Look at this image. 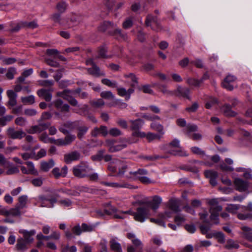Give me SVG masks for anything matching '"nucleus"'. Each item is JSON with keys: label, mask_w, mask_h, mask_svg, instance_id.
<instances>
[{"label": "nucleus", "mask_w": 252, "mask_h": 252, "mask_svg": "<svg viewBox=\"0 0 252 252\" xmlns=\"http://www.w3.org/2000/svg\"><path fill=\"white\" fill-rule=\"evenodd\" d=\"M116 27V24L109 21H105L99 26L98 30L101 32H104L110 28H115Z\"/></svg>", "instance_id": "obj_29"}, {"label": "nucleus", "mask_w": 252, "mask_h": 252, "mask_svg": "<svg viewBox=\"0 0 252 252\" xmlns=\"http://www.w3.org/2000/svg\"><path fill=\"white\" fill-rule=\"evenodd\" d=\"M13 119L11 115H6L0 118V125L5 126L7 122H10Z\"/></svg>", "instance_id": "obj_60"}, {"label": "nucleus", "mask_w": 252, "mask_h": 252, "mask_svg": "<svg viewBox=\"0 0 252 252\" xmlns=\"http://www.w3.org/2000/svg\"><path fill=\"white\" fill-rule=\"evenodd\" d=\"M234 184L236 189L240 192L245 191L249 187V182L244 181L240 178H236L234 180Z\"/></svg>", "instance_id": "obj_12"}, {"label": "nucleus", "mask_w": 252, "mask_h": 252, "mask_svg": "<svg viewBox=\"0 0 252 252\" xmlns=\"http://www.w3.org/2000/svg\"><path fill=\"white\" fill-rule=\"evenodd\" d=\"M90 103L94 107H99L104 105V102L102 99H98L95 100L91 101Z\"/></svg>", "instance_id": "obj_61"}, {"label": "nucleus", "mask_w": 252, "mask_h": 252, "mask_svg": "<svg viewBox=\"0 0 252 252\" xmlns=\"http://www.w3.org/2000/svg\"><path fill=\"white\" fill-rule=\"evenodd\" d=\"M103 184L107 186L114 188H130V185L126 184H119L118 183L114 182H103Z\"/></svg>", "instance_id": "obj_35"}, {"label": "nucleus", "mask_w": 252, "mask_h": 252, "mask_svg": "<svg viewBox=\"0 0 252 252\" xmlns=\"http://www.w3.org/2000/svg\"><path fill=\"white\" fill-rule=\"evenodd\" d=\"M117 211V209L112 206L110 203H107L104 210V213L109 215H112L115 214Z\"/></svg>", "instance_id": "obj_37"}, {"label": "nucleus", "mask_w": 252, "mask_h": 252, "mask_svg": "<svg viewBox=\"0 0 252 252\" xmlns=\"http://www.w3.org/2000/svg\"><path fill=\"white\" fill-rule=\"evenodd\" d=\"M187 82L189 85L195 87H198L201 84L199 80L191 78H188L187 80Z\"/></svg>", "instance_id": "obj_56"}, {"label": "nucleus", "mask_w": 252, "mask_h": 252, "mask_svg": "<svg viewBox=\"0 0 252 252\" xmlns=\"http://www.w3.org/2000/svg\"><path fill=\"white\" fill-rule=\"evenodd\" d=\"M107 48L105 46L100 47L98 50V58H108L109 57L106 55Z\"/></svg>", "instance_id": "obj_52"}, {"label": "nucleus", "mask_w": 252, "mask_h": 252, "mask_svg": "<svg viewBox=\"0 0 252 252\" xmlns=\"http://www.w3.org/2000/svg\"><path fill=\"white\" fill-rule=\"evenodd\" d=\"M165 152L174 156L188 157L189 154L180 146V141L174 139L164 147Z\"/></svg>", "instance_id": "obj_1"}, {"label": "nucleus", "mask_w": 252, "mask_h": 252, "mask_svg": "<svg viewBox=\"0 0 252 252\" xmlns=\"http://www.w3.org/2000/svg\"><path fill=\"white\" fill-rule=\"evenodd\" d=\"M162 202V198L159 196H154L151 201L146 202L148 206H151L153 210H156Z\"/></svg>", "instance_id": "obj_20"}, {"label": "nucleus", "mask_w": 252, "mask_h": 252, "mask_svg": "<svg viewBox=\"0 0 252 252\" xmlns=\"http://www.w3.org/2000/svg\"><path fill=\"white\" fill-rule=\"evenodd\" d=\"M87 70L90 74L96 77L105 75L104 72L100 70V68L97 65L94 66L91 68H88Z\"/></svg>", "instance_id": "obj_23"}, {"label": "nucleus", "mask_w": 252, "mask_h": 252, "mask_svg": "<svg viewBox=\"0 0 252 252\" xmlns=\"http://www.w3.org/2000/svg\"><path fill=\"white\" fill-rule=\"evenodd\" d=\"M237 218L240 220H252V213L247 214L238 213Z\"/></svg>", "instance_id": "obj_49"}, {"label": "nucleus", "mask_w": 252, "mask_h": 252, "mask_svg": "<svg viewBox=\"0 0 252 252\" xmlns=\"http://www.w3.org/2000/svg\"><path fill=\"white\" fill-rule=\"evenodd\" d=\"M75 136L73 134H67L64 139V144H65V146L70 145L75 139Z\"/></svg>", "instance_id": "obj_53"}, {"label": "nucleus", "mask_w": 252, "mask_h": 252, "mask_svg": "<svg viewBox=\"0 0 252 252\" xmlns=\"http://www.w3.org/2000/svg\"><path fill=\"white\" fill-rule=\"evenodd\" d=\"M117 159H114L113 161L110 162L108 166V169L112 172H115L117 171V169L119 168V166H117L116 163V160Z\"/></svg>", "instance_id": "obj_51"}, {"label": "nucleus", "mask_w": 252, "mask_h": 252, "mask_svg": "<svg viewBox=\"0 0 252 252\" xmlns=\"http://www.w3.org/2000/svg\"><path fill=\"white\" fill-rule=\"evenodd\" d=\"M222 209V208L221 206L211 207L210 208L209 212L211 214L210 219L214 221V223L215 224H218L220 222L219 215Z\"/></svg>", "instance_id": "obj_10"}, {"label": "nucleus", "mask_w": 252, "mask_h": 252, "mask_svg": "<svg viewBox=\"0 0 252 252\" xmlns=\"http://www.w3.org/2000/svg\"><path fill=\"white\" fill-rule=\"evenodd\" d=\"M20 210L21 209L17 206L15 208H11L8 210L4 208H1L0 209V215L5 216L19 217L21 214Z\"/></svg>", "instance_id": "obj_11"}, {"label": "nucleus", "mask_w": 252, "mask_h": 252, "mask_svg": "<svg viewBox=\"0 0 252 252\" xmlns=\"http://www.w3.org/2000/svg\"><path fill=\"white\" fill-rule=\"evenodd\" d=\"M140 90L142 91L143 93L149 94H153L154 92L151 89V86L149 85H144L141 87Z\"/></svg>", "instance_id": "obj_63"}, {"label": "nucleus", "mask_w": 252, "mask_h": 252, "mask_svg": "<svg viewBox=\"0 0 252 252\" xmlns=\"http://www.w3.org/2000/svg\"><path fill=\"white\" fill-rule=\"evenodd\" d=\"M80 157L81 155L78 152L73 151L65 154L64 156V160L66 163L69 164L73 161L79 160Z\"/></svg>", "instance_id": "obj_17"}, {"label": "nucleus", "mask_w": 252, "mask_h": 252, "mask_svg": "<svg viewBox=\"0 0 252 252\" xmlns=\"http://www.w3.org/2000/svg\"><path fill=\"white\" fill-rule=\"evenodd\" d=\"M151 127L152 129L155 130H157L161 134H163L164 133L163 127L160 124L153 122L151 124Z\"/></svg>", "instance_id": "obj_38"}, {"label": "nucleus", "mask_w": 252, "mask_h": 252, "mask_svg": "<svg viewBox=\"0 0 252 252\" xmlns=\"http://www.w3.org/2000/svg\"><path fill=\"white\" fill-rule=\"evenodd\" d=\"M26 164L28 167L29 172L30 174L37 175L38 172L35 169L33 164L32 162L28 161L26 162Z\"/></svg>", "instance_id": "obj_55"}, {"label": "nucleus", "mask_w": 252, "mask_h": 252, "mask_svg": "<svg viewBox=\"0 0 252 252\" xmlns=\"http://www.w3.org/2000/svg\"><path fill=\"white\" fill-rule=\"evenodd\" d=\"M19 232L23 234L25 240L28 243L33 241V239L32 236L35 234V231L34 230H32L29 231L26 230H21Z\"/></svg>", "instance_id": "obj_24"}, {"label": "nucleus", "mask_w": 252, "mask_h": 252, "mask_svg": "<svg viewBox=\"0 0 252 252\" xmlns=\"http://www.w3.org/2000/svg\"><path fill=\"white\" fill-rule=\"evenodd\" d=\"M16 73V69L14 67H10L7 70L5 75L8 79L11 80L14 78V75Z\"/></svg>", "instance_id": "obj_47"}, {"label": "nucleus", "mask_w": 252, "mask_h": 252, "mask_svg": "<svg viewBox=\"0 0 252 252\" xmlns=\"http://www.w3.org/2000/svg\"><path fill=\"white\" fill-rule=\"evenodd\" d=\"M239 205L230 204L225 208V210L231 214H235L239 208Z\"/></svg>", "instance_id": "obj_46"}, {"label": "nucleus", "mask_w": 252, "mask_h": 252, "mask_svg": "<svg viewBox=\"0 0 252 252\" xmlns=\"http://www.w3.org/2000/svg\"><path fill=\"white\" fill-rule=\"evenodd\" d=\"M185 220V217L181 214L176 216L174 219V221L178 225L181 224Z\"/></svg>", "instance_id": "obj_64"}, {"label": "nucleus", "mask_w": 252, "mask_h": 252, "mask_svg": "<svg viewBox=\"0 0 252 252\" xmlns=\"http://www.w3.org/2000/svg\"><path fill=\"white\" fill-rule=\"evenodd\" d=\"M108 133L113 136H118L122 135L121 131L116 127L112 128L108 131Z\"/></svg>", "instance_id": "obj_59"}, {"label": "nucleus", "mask_w": 252, "mask_h": 252, "mask_svg": "<svg viewBox=\"0 0 252 252\" xmlns=\"http://www.w3.org/2000/svg\"><path fill=\"white\" fill-rule=\"evenodd\" d=\"M126 143H131L128 139H124L121 144L115 145V141L111 140H107L105 142V146L108 147L110 152H116L119 151L127 146Z\"/></svg>", "instance_id": "obj_6"}, {"label": "nucleus", "mask_w": 252, "mask_h": 252, "mask_svg": "<svg viewBox=\"0 0 252 252\" xmlns=\"http://www.w3.org/2000/svg\"><path fill=\"white\" fill-rule=\"evenodd\" d=\"M236 77L235 76L229 74L222 81V86L229 91H232L236 86Z\"/></svg>", "instance_id": "obj_8"}, {"label": "nucleus", "mask_w": 252, "mask_h": 252, "mask_svg": "<svg viewBox=\"0 0 252 252\" xmlns=\"http://www.w3.org/2000/svg\"><path fill=\"white\" fill-rule=\"evenodd\" d=\"M152 23H154L157 26L159 27L157 17L149 14L147 16L145 24L147 26L149 27L151 26Z\"/></svg>", "instance_id": "obj_30"}, {"label": "nucleus", "mask_w": 252, "mask_h": 252, "mask_svg": "<svg viewBox=\"0 0 252 252\" xmlns=\"http://www.w3.org/2000/svg\"><path fill=\"white\" fill-rule=\"evenodd\" d=\"M23 25H24V28H29L31 29H33L38 27V25L36 21H33L31 22H27L24 21V23L22 24Z\"/></svg>", "instance_id": "obj_54"}, {"label": "nucleus", "mask_w": 252, "mask_h": 252, "mask_svg": "<svg viewBox=\"0 0 252 252\" xmlns=\"http://www.w3.org/2000/svg\"><path fill=\"white\" fill-rule=\"evenodd\" d=\"M225 248L228 249H231L233 248L238 249L239 245L235 243L232 240H228L227 242V244L225 245Z\"/></svg>", "instance_id": "obj_62"}, {"label": "nucleus", "mask_w": 252, "mask_h": 252, "mask_svg": "<svg viewBox=\"0 0 252 252\" xmlns=\"http://www.w3.org/2000/svg\"><path fill=\"white\" fill-rule=\"evenodd\" d=\"M52 105L62 112H68L69 111V106L67 104L63 103V101L60 98L55 100L49 106Z\"/></svg>", "instance_id": "obj_16"}, {"label": "nucleus", "mask_w": 252, "mask_h": 252, "mask_svg": "<svg viewBox=\"0 0 252 252\" xmlns=\"http://www.w3.org/2000/svg\"><path fill=\"white\" fill-rule=\"evenodd\" d=\"M21 101L25 104H32L35 102L34 96L31 95L28 96L22 97Z\"/></svg>", "instance_id": "obj_39"}, {"label": "nucleus", "mask_w": 252, "mask_h": 252, "mask_svg": "<svg viewBox=\"0 0 252 252\" xmlns=\"http://www.w3.org/2000/svg\"><path fill=\"white\" fill-rule=\"evenodd\" d=\"M130 128L134 131L139 130L143 126L144 122L140 119H138L135 120H130Z\"/></svg>", "instance_id": "obj_22"}, {"label": "nucleus", "mask_w": 252, "mask_h": 252, "mask_svg": "<svg viewBox=\"0 0 252 252\" xmlns=\"http://www.w3.org/2000/svg\"><path fill=\"white\" fill-rule=\"evenodd\" d=\"M158 89L161 92H162L164 95L166 96H170L174 95L175 93H174V91L168 90L165 85H159Z\"/></svg>", "instance_id": "obj_33"}, {"label": "nucleus", "mask_w": 252, "mask_h": 252, "mask_svg": "<svg viewBox=\"0 0 252 252\" xmlns=\"http://www.w3.org/2000/svg\"><path fill=\"white\" fill-rule=\"evenodd\" d=\"M108 134L107 127L104 126H101L100 127H95L91 131V135L93 137H97L99 134L103 136H106Z\"/></svg>", "instance_id": "obj_19"}, {"label": "nucleus", "mask_w": 252, "mask_h": 252, "mask_svg": "<svg viewBox=\"0 0 252 252\" xmlns=\"http://www.w3.org/2000/svg\"><path fill=\"white\" fill-rule=\"evenodd\" d=\"M67 93L65 94L63 96V98L67 100L71 105L76 106L78 105V101L74 97L71 96L72 92L70 90H67Z\"/></svg>", "instance_id": "obj_27"}, {"label": "nucleus", "mask_w": 252, "mask_h": 252, "mask_svg": "<svg viewBox=\"0 0 252 252\" xmlns=\"http://www.w3.org/2000/svg\"><path fill=\"white\" fill-rule=\"evenodd\" d=\"M67 7V4L64 1H61L57 3L56 8L60 13H62L65 12Z\"/></svg>", "instance_id": "obj_40"}, {"label": "nucleus", "mask_w": 252, "mask_h": 252, "mask_svg": "<svg viewBox=\"0 0 252 252\" xmlns=\"http://www.w3.org/2000/svg\"><path fill=\"white\" fill-rule=\"evenodd\" d=\"M204 175L207 178L209 179V182L212 186H215L217 184L216 179L218 177V173L214 170H208L204 171Z\"/></svg>", "instance_id": "obj_18"}, {"label": "nucleus", "mask_w": 252, "mask_h": 252, "mask_svg": "<svg viewBox=\"0 0 252 252\" xmlns=\"http://www.w3.org/2000/svg\"><path fill=\"white\" fill-rule=\"evenodd\" d=\"M55 165L54 161L53 159H50L47 162H43L41 163V169L45 172L49 171L50 169L52 168Z\"/></svg>", "instance_id": "obj_31"}, {"label": "nucleus", "mask_w": 252, "mask_h": 252, "mask_svg": "<svg viewBox=\"0 0 252 252\" xmlns=\"http://www.w3.org/2000/svg\"><path fill=\"white\" fill-rule=\"evenodd\" d=\"M110 247L112 250L115 252H121L122 248L121 245L118 242H116L115 240L112 239L110 241Z\"/></svg>", "instance_id": "obj_36"}, {"label": "nucleus", "mask_w": 252, "mask_h": 252, "mask_svg": "<svg viewBox=\"0 0 252 252\" xmlns=\"http://www.w3.org/2000/svg\"><path fill=\"white\" fill-rule=\"evenodd\" d=\"M125 77L127 78H129L132 83L131 84V86L132 88H134L137 85V78L135 76V75L132 73H129L127 74H125Z\"/></svg>", "instance_id": "obj_42"}, {"label": "nucleus", "mask_w": 252, "mask_h": 252, "mask_svg": "<svg viewBox=\"0 0 252 252\" xmlns=\"http://www.w3.org/2000/svg\"><path fill=\"white\" fill-rule=\"evenodd\" d=\"M8 136L13 139H21L26 136V133L22 130H15L13 127H9L7 130Z\"/></svg>", "instance_id": "obj_13"}, {"label": "nucleus", "mask_w": 252, "mask_h": 252, "mask_svg": "<svg viewBox=\"0 0 252 252\" xmlns=\"http://www.w3.org/2000/svg\"><path fill=\"white\" fill-rule=\"evenodd\" d=\"M53 91L52 89H41L37 91V94L39 97L43 98L46 101L49 102L52 98V93Z\"/></svg>", "instance_id": "obj_15"}, {"label": "nucleus", "mask_w": 252, "mask_h": 252, "mask_svg": "<svg viewBox=\"0 0 252 252\" xmlns=\"http://www.w3.org/2000/svg\"><path fill=\"white\" fill-rule=\"evenodd\" d=\"M150 215L148 207H140L137 208L136 212L133 214L135 220L140 222H144Z\"/></svg>", "instance_id": "obj_5"}, {"label": "nucleus", "mask_w": 252, "mask_h": 252, "mask_svg": "<svg viewBox=\"0 0 252 252\" xmlns=\"http://www.w3.org/2000/svg\"><path fill=\"white\" fill-rule=\"evenodd\" d=\"M15 123L18 126H25L27 125L28 121L26 118L23 117H18L15 119Z\"/></svg>", "instance_id": "obj_43"}, {"label": "nucleus", "mask_w": 252, "mask_h": 252, "mask_svg": "<svg viewBox=\"0 0 252 252\" xmlns=\"http://www.w3.org/2000/svg\"><path fill=\"white\" fill-rule=\"evenodd\" d=\"M133 26L132 18H128L123 23V28L125 29H128Z\"/></svg>", "instance_id": "obj_50"}, {"label": "nucleus", "mask_w": 252, "mask_h": 252, "mask_svg": "<svg viewBox=\"0 0 252 252\" xmlns=\"http://www.w3.org/2000/svg\"><path fill=\"white\" fill-rule=\"evenodd\" d=\"M101 82L104 85H105L111 88L117 87V83L115 81H113L108 79L105 78L102 79Z\"/></svg>", "instance_id": "obj_41"}, {"label": "nucleus", "mask_w": 252, "mask_h": 252, "mask_svg": "<svg viewBox=\"0 0 252 252\" xmlns=\"http://www.w3.org/2000/svg\"><path fill=\"white\" fill-rule=\"evenodd\" d=\"M174 93H175L174 95L177 96L186 97L188 99H190L189 96L190 90L188 88L182 87L181 86L178 85L176 89L174 90Z\"/></svg>", "instance_id": "obj_14"}, {"label": "nucleus", "mask_w": 252, "mask_h": 252, "mask_svg": "<svg viewBox=\"0 0 252 252\" xmlns=\"http://www.w3.org/2000/svg\"><path fill=\"white\" fill-rule=\"evenodd\" d=\"M79 122V121L74 122L67 121L64 123L63 126L71 130L76 129Z\"/></svg>", "instance_id": "obj_45"}, {"label": "nucleus", "mask_w": 252, "mask_h": 252, "mask_svg": "<svg viewBox=\"0 0 252 252\" xmlns=\"http://www.w3.org/2000/svg\"><path fill=\"white\" fill-rule=\"evenodd\" d=\"M117 166H119V172L118 173V176H122L128 170V166L123 162L119 160H116Z\"/></svg>", "instance_id": "obj_25"}, {"label": "nucleus", "mask_w": 252, "mask_h": 252, "mask_svg": "<svg viewBox=\"0 0 252 252\" xmlns=\"http://www.w3.org/2000/svg\"><path fill=\"white\" fill-rule=\"evenodd\" d=\"M60 205L63 207H69L72 204V201L68 198L61 199L58 201Z\"/></svg>", "instance_id": "obj_44"}, {"label": "nucleus", "mask_w": 252, "mask_h": 252, "mask_svg": "<svg viewBox=\"0 0 252 252\" xmlns=\"http://www.w3.org/2000/svg\"><path fill=\"white\" fill-rule=\"evenodd\" d=\"M127 237L131 241L133 244V245L127 246V252H142L143 244L142 242L136 237L134 233H127Z\"/></svg>", "instance_id": "obj_2"}, {"label": "nucleus", "mask_w": 252, "mask_h": 252, "mask_svg": "<svg viewBox=\"0 0 252 252\" xmlns=\"http://www.w3.org/2000/svg\"><path fill=\"white\" fill-rule=\"evenodd\" d=\"M29 244L23 238H19L17 240L16 247L18 250L24 251L27 249V245Z\"/></svg>", "instance_id": "obj_32"}, {"label": "nucleus", "mask_w": 252, "mask_h": 252, "mask_svg": "<svg viewBox=\"0 0 252 252\" xmlns=\"http://www.w3.org/2000/svg\"><path fill=\"white\" fill-rule=\"evenodd\" d=\"M76 129H77V137L79 139H82L87 133L89 127L83 125L82 122L79 121Z\"/></svg>", "instance_id": "obj_21"}, {"label": "nucleus", "mask_w": 252, "mask_h": 252, "mask_svg": "<svg viewBox=\"0 0 252 252\" xmlns=\"http://www.w3.org/2000/svg\"><path fill=\"white\" fill-rule=\"evenodd\" d=\"M231 106L226 104L221 108V111L226 116L234 117L236 115V113L231 110Z\"/></svg>", "instance_id": "obj_28"}, {"label": "nucleus", "mask_w": 252, "mask_h": 252, "mask_svg": "<svg viewBox=\"0 0 252 252\" xmlns=\"http://www.w3.org/2000/svg\"><path fill=\"white\" fill-rule=\"evenodd\" d=\"M111 34L118 39L126 40L127 38L126 33L123 32L121 29L119 28L116 29L114 31L111 32Z\"/></svg>", "instance_id": "obj_26"}, {"label": "nucleus", "mask_w": 252, "mask_h": 252, "mask_svg": "<svg viewBox=\"0 0 252 252\" xmlns=\"http://www.w3.org/2000/svg\"><path fill=\"white\" fill-rule=\"evenodd\" d=\"M92 170L88 165L81 163L73 168V173L75 177L84 178L88 176V173Z\"/></svg>", "instance_id": "obj_4"}, {"label": "nucleus", "mask_w": 252, "mask_h": 252, "mask_svg": "<svg viewBox=\"0 0 252 252\" xmlns=\"http://www.w3.org/2000/svg\"><path fill=\"white\" fill-rule=\"evenodd\" d=\"M38 123V125L32 126L27 130V132L30 134L40 133L47 129L50 125V123H43L42 122Z\"/></svg>", "instance_id": "obj_9"}, {"label": "nucleus", "mask_w": 252, "mask_h": 252, "mask_svg": "<svg viewBox=\"0 0 252 252\" xmlns=\"http://www.w3.org/2000/svg\"><path fill=\"white\" fill-rule=\"evenodd\" d=\"M28 201V196L26 195H23L20 196L18 198V205L17 206L21 209L26 208Z\"/></svg>", "instance_id": "obj_34"}, {"label": "nucleus", "mask_w": 252, "mask_h": 252, "mask_svg": "<svg viewBox=\"0 0 252 252\" xmlns=\"http://www.w3.org/2000/svg\"><path fill=\"white\" fill-rule=\"evenodd\" d=\"M100 96L103 98L106 99H113L115 98V96L110 91H103L101 93Z\"/></svg>", "instance_id": "obj_48"}, {"label": "nucleus", "mask_w": 252, "mask_h": 252, "mask_svg": "<svg viewBox=\"0 0 252 252\" xmlns=\"http://www.w3.org/2000/svg\"><path fill=\"white\" fill-rule=\"evenodd\" d=\"M129 174L126 175V178H132L134 179H138L141 182L144 184H150L152 182L147 177L145 176L148 174L147 170L140 169L136 171H128Z\"/></svg>", "instance_id": "obj_3"}, {"label": "nucleus", "mask_w": 252, "mask_h": 252, "mask_svg": "<svg viewBox=\"0 0 252 252\" xmlns=\"http://www.w3.org/2000/svg\"><path fill=\"white\" fill-rule=\"evenodd\" d=\"M95 225L93 224H88L83 223L80 226L78 224L72 228L73 233L76 235H80L82 232H91L94 230Z\"/></svg>", "instance_id": "obj_7"}, {"label": "nucleus", "mask_w": 252, "mask_h": 252, "mask_svg": "<svg viewBox=\"0 0 252 252\" xmlns=\"http://www.w3.org/2000/svg\"><path fill=\"white\" fill-rule=\"evenodd\" d=\"M190 150L193 154L198 155L201 157H203L205 155L204 151L198 147H192L191 148Z\"/></svg>", "instance_id": "obj_58"}, {"label": "nucleus", "mask_w": 252, "mask_h": 252, "mask_svg": "<svg viewBox=\"0 0 252 252\" xmlns=\"http://www.w3.org/2000/svg\"><path fill=\"white\" fill-rule=\"evenodd\" d=\"M214 237L218 240L220 243H224L225 242L224 235L220 232L214 233Z\"/></svg>", "instance_id": "obj_57"}]
</instances>
